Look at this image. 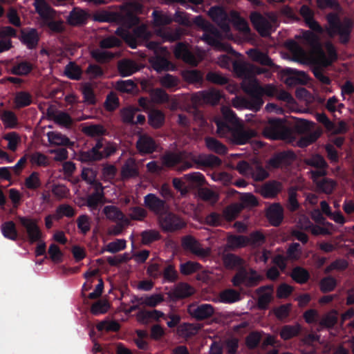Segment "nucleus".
I'll return each instance as SVG.
<instances>
[{
	"label": "nucleus",
	"mask_w": 354,
	"mask_h": 354,
	"mask_svg": "<svg viewBox=\"0 0 354 354\" xmlns=\"http://www.w3.org/2000/svg\"><path fill=\"white\" fill-rule=\"evenodd\" d=\"M30 162L32 165L39 167L47 166L49 163L48 158L39 152H36L32 154L30 157Z\"/></svg>",
	"instance_id": "nucleus-61"
},
{
	"label": "nucleus",
	"mask_w": 354,
	"mask_h": 354,
	"mask_svg": "<svg viewBox=\"0 0 354 354\" xmlns=\"http://www.w3.org/2000/svg\"><path fill=\"white\" fill-rule=\"evenodd\" d=\"M272 299V291L269 288L261 290L258 301V306L260 308H265Z\"/></svg>",
	"instance_id": "nucleus-55"
},
{
	"label": "nucleus",
	"mask_w": 354,
	"mask_h": 354,
	"mask_svg": "<svg viewBox=\"0 0 354 354\" xmlns=\"http://www.w3.org/2000/svg\"><path fill=\"white\" fill-rule=\"evenodd\" d=\"M159 221L161 227L167 231H174L185 225L179 218L169 213L160 214Z\"/></svg>",
	"instance_id": "nucleus-12"
},
{
	"label": "nucleus",
	"mask_w": 354,
	"mask_h": 354,
	"mask_svg": "<svg viewBox=\"0 0 354 354\" xmlns=\"http://www.w3.org/2000/svg\"><path fill=\"white\" fill-rule=\"evenodd\" d=\"M300 13L304 17L308 26L313 30L322 32V28L313 19L312 12L307 6H302L300 9Z\"/></svg>",
	"instance_id": "nucleus-30"
},
{
	"label": "nucleus",
	"mask_w": 354,
	"mask_h": 354,
	"mask_svg": "<svg viewBox=\"0 0 354 354\" xmlns=\"http://www.w3.org/2000/svg\"><path fill=\"white\" fill-rule=\"evenodd\" d=\"M21 32L20 39L28 48H34L37 44L39 36L35 29L23 30Z\"/></svg>",
	"instance_id": "nucleus-21"
},
{
	"label": "nucleus",
	"mask_w": 354,
	"mask_h": 354,
	"mask_svg": "<svg viewBox=\"0 0 354 354\" xmlns=\"http://www.w3.org/2000/svg\"><path fill=\"white\" fill-rule=\"evenodd\" d=\"M235 73L243 79L241 87L245 92L254 97L255 102L264 95L273 96L276 88L272 84L261 86L255 75L265 73V70L246 62H236L233 64Z\"/></svg>",
	"instance_id": "nucleus-2"
},
{
	"label": "nucleus",
	"mask_w": 354,
	"mask_h": 354,
	"mask_svg": "<svg viewBox=\"0 0 354 354\" xmlns=\"http://www.w3.org/2000/svg\"><path fill=\"white\" fill-rule=\"evenodd\" d=\"M293 74L296 77H290L286 80V83L288 85H292L297 83L306 84L308 80L306 74L304 72L294 71Z\"/></svg>",
	"instance_id": "nucleus-59"
},
{
	"label": "nucleus",
	"mask_w": 354,
	"mask_h": 354,
	"mask_svg": "<svg viewBox=\"0 0 354 354\" xmlns=\"http://www.w3.org/2000/svg\"><path fill=\"white\" fill-rule=\"evenodd\" d=\"M241 201V207H254L258 204V201L255 196L250 193L242 194L240 197Z\"/></svg>",
	"instance_id": "nucleus-63"
},
{
	"label": "nucleus",
	"mask_w": 354,
	"mask_h": 354,
	"mask_svg": "<svg viewBox=\"0 0 354 354\" xmlns=\"http://www.w3.org/2000/svg\"><path fill=\"white\" fill-rule=\"evenodd\" d=\"M250 19L257 30L262 36L269 35L277 23V18L274 15L264 17L258 13H252L250 15Z\"/></svg>",
	"instance_id": "nucleus-6"
},
{
	"label": "nucleus",
	"mask_w": 354,
	"mask_h": 354,
	"mask_svg": "<svg viewBox=\"0 0 354 354\" xmlns=\"http://www.w3.org/2000/svg\"><path fill=\"white\" fill-rule=\"evenodd\" d=\"M230 21L232 22L235 28L239 31L242 32L244 34H247L250 31V28L248 23L245 19L240 17L239 15L236 12H230Z\"/></svg>",
	"instance_id": "nucleus-29"
},
{
	"label": "nucleus",
	"mask_w": 354,
	"mask_h": 354,
	"mask_svg": "<svg viewBox=\"0 0 354 354\" xmlns=\"http://www.w3.org/2000/svg\"><path fill=\"white\" fill-rule=\"evenodd\" d=\"M95 186L97 192L90 196L87 201V205L91 210L95 209L98 204L102 202L103 195L101 193L102 187L99 183H95Z\"/></svg>",
	"instance_id": "nucleus-33"
},
{
	"label": "nucleus",
	"mask_w": 354,
	"mask_h": 354,
	"mask_svg": "<svg viewBox=\"0 0 354 354\" xmlns=\"http://www.w3.org/2000/svg\"><path fill=\"white\" fill-rule=\"evenodd\" d=\"M32 70V65L27 62H21L14 66L11 72L13 74L18 75H26L28 74Z\"/></svg>",
	"instance_id": "nucleus-54"
},
{
	"label": "nucleus",
	"mask_w": 354,
	"mask_h": 354,
	"mask_svg": "<svg viewBox=\"0 0 354 354\" xmlns=\"http://www.w3.org/2000/svg\"><path fill=\"white\" fill-rule=\"evenodd\" d=\"M138 151L142 154L151 153L156 150V144L153 139L147 134L141 135L136 142Z\"/></svg>",
	"instance_id": "nucleus-16"
},
{
	"label": "nucleus",
	"mask_w": 354,
	"mask_h": 354,
	"mask_svg": "<svg viewBox=\"0 0 354 354\" xmlns=\"http://www.w3.org/2000/svg\"><path fill=\"white\" fill-rule=\"evenodd\" d=\"M86 13L80 9L73 10L67 18L68 22L73 26L82 24L86 19Z\"/></svg>",
	"instance_id": "nucleus-28"
},
{
	"label": "nucleus",
	"mask_w": 354,
	"mask_h": 354,
	"mask_svg": "<svg viewBox=\"0 0 354 354\" xmlns=\"http://www.w3.org/2000/svg\"><path fill=\"white\" fill-rule=\"evenodd\" d=\"M103 212L106 218L113 221H121L124 223H127L128 220L126 218L122 212L115 206L109 205L104 207Z\"/></svg>",
	"instance_id": "nucleus-24"
},
{
	"label": "nucleus",
	"mask_w": 354,
	"mask_h": 354,
	"mask_svg": "<svg viewBox=\"0 0 354 354\" xmlns=\"http://www.w3.org/2000/svg\"><path fill=\"white\" fill-rule=\"evenodd\" d=\"M262 279L261 275L251 270H241L232 279V283L234 286H239L245 284L246 286H254L257 284Z\"/></svg>",
	"instance_id": "nucleus-11"
},
{
	"label": "nucleus",
	"mask_w": 354,
	"mask_h": 354,
	"mask_svg": "<svg viewBox=\"0 0 354 354\" xmlns=\"http://www.w3.org/2000/svg\"><path fill=\"white\" fill-rule=\"evenodd\" d=\"M164 300L163 296L160 294H155L150 296L141 297L139 303L150 307H154Z\"/></svg>",
	"instance_id": "nucleus-39"
},
{
	"label": "nucleus",
	"mask_w": 354,
	"mask_h": 354,
	"mask_svg": "<svg viewBox=\"0 0 354 354\" xmlns=\"http://www.w3.org/2000/svg\"><path fill=\"white\" fill-rule=\"evenodd\" d=\"M266 215L273 225H278L283 219V209L279 204H273L267 209Z\"/></svg>",
	"instance_id": "nucleus-20"
},
{
	"label": "nucleus",
	"mask_w": 354,
	"mask_h": 354,
	"mask_svg": "<svg viewBox=\"0 0 354 354\" xmlns=\"http://www.w3.org/2000/svg\"><path fill=\"white\" fill-rule=\"evenodd\" d=\"M281 189L279 183L272 182L264 185L261 189V194L265 198H272L275 196Z\"/></svg>",
	"instance_id": "nucleus-26"
},
{
	"label": "nucleus",
	"mask_w": 354,
	"mask_h": 354,
	"mask_svg": "<svg viewBox=\"0 0 354 354\" xmlns=\"http://www.w3.org/2000/svg\"><path fill=\"white\" fill-rule=\"evenodd\" d=\"M293 44L292 51L296 57V60L303 64H317L326 66L332 63L336 58V53L333 46L326 43L325 48L327 53L325 54L319 48H313L310 53H306L299 46Z\"/></svg>",
	"instance_id": "nucleus-3"
},
{
	"label": "nucleus",
	"mask_w": 354,
	"mask_h": 354,
	"mask_svg": "<svg viewBox=\"0 0 354 354\" xmlns=\"http://www.w3.org/2000/svg\"><path fill=\"white\" fill-rule=\"evenodd\" d=\"M25 185L28 189H35L40 187L41 183L39 174L32 172L25 180Z\"/></svg>",
	"instance_id": "nucleus-57"
},
{
	"label": "nucleus",
	"mask_w": 354,
	"mask_h": 354,
	"mask_svg": "<svg viewBox=\"0 0 354 354\" xmlns=\"http://www.w3.org/2000/svg\"><path fill=\"white\" fill-rule=\"evenodd\" d=\"M141 8L138 1L133 0L124 3L120 11L122 26L116 30L115 33L132 48H136L140 42L148 39L151 36L145 26L135 29L133 33L130 32L129 28L138 21L136 14L140 11Z\"/></svg>",
	"instance_id": "nucleus-1"
},
{
	"label": "nucleus",
	"mask_w": 354,
	"mask_h": 354,
	"mask_svg": "<svg viewBox=\"0 0 354 354\" xmlns=\"http://www.w3.org/2000/svg\"><path fill=\"white\" fill-rule=\"evenodd\" d=\"M20 225L24 230L30 243H36L43 238L42 231L39 226V219L30 216L17 217Z\"/></svg>",
	"instance_id": "nucleus-5"
},
{
	"label": "nucleus",
	"mask_w": 354,
	"mask_h": 354,
	"mask_svg": "<svg viewBox=\"0 0 354 354\" xmlns=\"http://www.w3.org/2000/svg\"><path fill=\"white\" fill-rule=\"evenodd\" d=\"M306 163L317 168L316 170H313L311 171L313 180H316V178L323 176L326 174L324 168L326 163L322 156L319 155L313 156L306 160Z\"/></svg>",
	"instance_id": "nucleus-18"
},
{
	"label": "nucleus",
	"mask_w": 354,
	"mask_h": 354,
	"mask_svg": "<svg viewBox=\"0 0 354 354\" xmlns=\"http://www.w3.org/2000/svg\"><path fill=\"white\" fill-rule=\"evenodd\" d=\"M115 151V147L112 145L104 147L103 143L98 142L90 151L82 154L83 160H96L111 155Z\"/></svg>",
	"instance_id": "nucleus-10"
},
{
	"label": "nucleus",
	"mask_w": 354,
	"mask_h": 354,
	"mask_svg": "<svg viewBox=\"0 0 354 354\" xmlns=\"http://www.w3.org/2000/svg\"><path fill=\"white\" fill-rule=\"evenodd\" d=\"M201 95L205 102L212 104H216L221 97L220 92L214 89L203 91Z\"/></svg>",
	"instance_id": "nucleus-42"
},
{
	"label": "nucleus",
	"mask_w": 354,
	"mask_h": 354,
	"mask_svg": "<svg viewBox=\"0 0 354 354\" xmlns=\"http://www.w3.org/2000/svg\"><path fill=\"white\" fill-rule=\"evenodd\" d=\"M149 124L153 128L161 127L165 122L164 114L158 110H152L148 115Z\"/></svg>",
	"instance_id": "nucleus-31"
},
{
	"label": "nucleus",
	"mask_w": 354,
	"mask_h": 354,
	"mask_svg": "<svg viewBox=\"0 0 354 354\" xmlns=\"http://www.w3.org/2000/svg\"><path fill=\"white\" fill-rule=\"evenodd\" d=\"M314 182L317 184V188L326 194L331 193L335 186V183L333 180L324 178L321 180H318V178H316Z\"/></svg>",
	"instance_id": "nucleus-40"
},
{
	"label": "nucleus",
	"mask_w": 354,
	"mask_h": 354,
	"mask_svg": "<svg viewBox=\"0 0 354 354\" xmlns=\"http://www.w3.org/2000/svg\"><path fill=\"white\" fill-rule=\"evenodd\" d=\"M257 132L254 130H244L241 128L233 130L231 132V140L237 145L246 143L251 138L254 137Z\"/></svg>",
	"instance_id": "nucleus-19"
},
{
	"label": "nucleus",
	"mask_w": 354,
	"mask_h": 354,
	"mask_svg": "<svg viewBox=\"0 0 354 354\" xmlns=\"http://www.w3.org/2000/svg\"><path fill=\"white\" fill-rule=\"evenodd\" d=\"M48 252L49 257L53 262L58 263L62 261L63 253L59 246L55 243H52L49 245Z\"/></svg>",
	"instance_id": "nucleus-45"
},
{
	"label": "nucleus",
	"mask_w": 354,
	"mask_h": 354,
	"mask_svg": "<svg viewBox=\"0 0 354 354\" xmlns=\"http://www.w3.org/2000/svg\"><path fill=\"white\" fill-rule=\"evenodd\" d=\"M153 21L156 26H161L169 24L172 19L171 17L160 11L155 10L153 12Z\"/></svg>",
	"instance_id": "nucleus-52"
},
{
	"label": "nucleus",
	"mask_w": 354,
	"mask_h": 354,
	"mask_svg": "<svg viewBox=\"0 0 354 354\" xmlns=\"http://www.w3.org/2000/svg\"><path fill=\"white\" fill-rule=\"evenodd\" d=\"M126 247V241L124 239H117L115 241L111 242L106 245L105 250L115 253L118 252Z\"/></svg>",
	"instance_id": "nucleus-58"
},
{
	"label": "nucleus",
	"mask_w": 354,
	"mask_h": 354,
	"mask_svg": "<svg viewBox=\"0 0 354 354\" xmlns=\"http://www.w3.org/2000/svg\"><path fill=\"white\" fill-rule=\"evenodd\" d=\"M233 106L235 108L241 109H249L252 110H254L255 111L259 110L262 104H263V101L261 99H258L257 102H250L242 97H236L232 101Z\"/></svg>",
	"instance_id": "nucleus-23"
},
{
	"label": "nucleus",
	"mask_w": 354,
	"mask_h": 354,
	"mask_svg": "<svg viewBox=\"0 0 354 354\" xmlns=\"http://www.w3.org/2000/svg\"><path fill=\"white\" fill-rule=\"evenodd\" d=\"M109 307V304L106 300H100L92 305L91 311L93 315H98L106 313Z\"/></svg>",
	"instance_id": "nucleus-48"
},
{
	"label": "nucleus",
	"mask_w": 354,
	"mask_h": 354,
	"mask_svg": "<svg viewBox=\"0 0 354 354\" xmlns=\"http://www.w3.org/2000/svg\"><path fill=\"white\" fill-rule=\"evenodd\" d=\"M302 257V250L299 243H292L287 250L286 259L291 261L299 260Z\"/></svg>",
	"instance_id": "nucleus-43"
},
{
	"label": "nucleus",
	"mask_w": 354,
	"mask_h": 354,
	"mask_svg": "<svg viewBox=\"0 0 354 354\" xmlns=\"http://www.w3.org/2000/svg\"><path fill=\"white\" fill-rule=\"evenodd\" d=\"M220 35L218 32H205L202 39L204 40L207 44L211 45L214 47V49L220 51H231V46L227 44L221 43L219 41Z\"/></svg>",
	"instance_id": "nucleus-17"
},
{
	"label": "nucleus",
	"mask_w": 354,
	"mask_h": 354,
	"mask_svg": "<svg viewBox=\"0 0 354 354\" xmlns=\"http://www.w3.org/2000/svg\"><path fill=\"white\" fill-rule=\"evenodd\" d=\"M118 69L122 76H129L138 71L134 62L131 60H123L118 64Z\"/></svg>",
	"instance_id": "nucleus-34"
},
{
	"label": "nucleus",
	"mask_w": 354,
	"mask_h": 354,
	"mask_svg": "<svg viewBox=\"0 0 354 354\" xmlns=\"http://www.w3.org/2000/svg\"><path fill=\"white\" fill-rule=\"evenodd\" d=\"M1 232L5 237L11 240H16L18 236L15 224L12 221L3 223L1 226Z\"/></svg>",
	"instance_id": "nucleus-37"
},
{
	"label": "nucleus",
	"mask_w": 354,
	"mask_h": 354,
	"mask_svg": "<svg viewBox=\"0 0 354 354\" xmlns=\"http://www.w3.org/2000/svg\"><path fill=\"white\" fill-rule=\"evenodd\" d=\"M64 73L71 79L77 80L80 77L82 72L77 65L73 63H69L65 68Z\"/></svg>",
	"instance_id": "nucleus-51"
},
{
	"label": "nucleus",
	"mask_w": 354,
	"mask_h": 354,
	"mask_svg": "<svg viewBox=\"0 0 354 354\" xmlns=\"http://www.w3.org/2000/svg\"><path fill=\"white\" fill-rule=\"evenodd\" d=\"M1 119L7 128H14L17 124V118L11 111H3L0 115Z\"/></svg>",
	"instance_id": "nucleus-46"
},
{
	"label": "nucleus",
	"mask_w": 354,
	"mask_h": 354,
	"mask_svg": "<svg viewBox=\"0 0 354 354\" xmlns=\"http://www.w3.org/2000/svg\"><path fill=\"white\" fill-rule=\"evenodd\" d=\"M249 57L254 61L259 62L261 64L270 66L272 64V60L267 55L262 53L257 50H250L247 52Z\"/></svg>",
	"instance_id": "nucleus-36"
},
{
	"label": "nucleus",
	"mask_w": 354,
	"mask_h": 354,
	"mask_svg": "<svg viewBox=\"0 0 354 354\" xmlns=\"http://www.w3.org/2000/svg\"><path fill=\"white\" fill-rule=\"evenodd\" d=\"M207 147L218 153H225L226 152L225 147L216 139L207 138L205 140Z\"/></svg>",
	"instance_id": "nucleus-47"
},
{
	"label": "nucleus",
	"mask_w": 354,
	"mask_h": 354,
	"mask_svg": "<svg viewBox=\"0 0 354 354\" xmlns=\"http://www.w3.org/2000/svg\"><path fill=\"white\" fill-rule=\"evenodd\" d=\"M183 246L185 249L200 257H205L209 254V248H203L195 239L192 236H187L183 239Z\"/></svg>",
	"instance_id": "nucleus-14"
},
{
	"label": "nucleus",
	"mask_w": 354,
	"mask_h": 354,
	"mask_svg": "<svg viewBox=\"0 0 354 354\" xmlns=\"http://www.w3.org/2000/svg\"><path fill=\"white\" fill-rule=\"evenodd\" d=\"M151 63L157 71L170 69V64L165 58L157 57L151 60Z\"/></svg>",
	"instance_id": "nucleus-60"
},
{
	"label": "nucleus",
	"mask_w": 354,
	"mask_h": 354,
	"mask_svg": "<svg viewBox=\"0 0 354 354\" xmlns=\"http://www.w3.org/2000/svg\"><path fill=\"white\" fill-rule=\"evenodd\" d=\"M328 27L327 32L330 36H333L336 34H339L341 39L343 42L348 40V37L350 32V26L351 25V21H346L345 27L342 28L340 24L339 17L335 14L328 15L327 17Z\"/></svg>",
	"instance_id": "nucleus-8"
},
{
	"label": "nucleus",
	"mask_w": 354,
	"mask_h": 354,
	"mask_svg": "<svg viewBox=\"0 0 354 354\" xmlns=\"http://www.w3.org/2000/svg\"><path fill=\"white\" fill-rule=\"evenodd\" d=\"M116 87L124 93H133L136 90V84L130 80L118 82Z\"/></svg>",
	"instance_id": "nucleus-64"
},
{
	"label": "nucleus",
	"mask_w": 354,
	"mask_h": 354,
	"mask_svg": "<svg viewBox=\"0 0 354 354\" xmlns=\"http://www.w3.org/2000/svg\"><path fill=\"white\" fill-rule=\"evenodd\" d=\"M185 158H187V157L184 153H167L162 157L161 160L162 165L166 167H173Z\"/></svg>",
	"instance_id": "nucleus-27"
},
{
	"label": "nucleus",
	"mask_w": 354,
	"mask_h": 354,
	"mask_svg": "<svg viewBox=\"0 0 354 354\" xmlns=\"http://www.w3.org/2000/svg\"><path fill=\"white\" fill-rule=\"evenodd\" d=\"M185 180L190 189L201 185L204 183V177L199 172H194L185 175Z\"/></svg>",
	"instance_id": "nucleus-38"
},
{
	"label": "nucleus",
	"mask_w": 354,
	"mask_h": 354,
	"mask_svg": "<svg viewBox=\"0 0 354 354\" xmlns=\"http://www.w3.org/2000/svg\"><path fill=\"white\" fill-rule=\"evenodd\" d=\"M47 137L48 142L52 145L70 146L73 145V142L66 136L58 132H48Z\"/></svg>",
	"instance_id": "nucleus-25"
},
{
	"label": "nucleus",
	"mask_w": 354,
	"mask_h": 354,
	"mask_svg": "<svg viewBox=\"0 0 354 354\" xmlns=\"http://www.w3.org/2000/svg\"><path fill=\"white\" fill-rule=\"evenodd\" d=\"M145 204L147 207L160 215L165 209L164 202L152 194H149L145 196Z\"/></svg>",
	"instance_id": "nucleus-22"
},
{
	"label": "nucleus",
	"mask_w": 354,
	"mask_h": 354,
	"mask_svg": "<svg viewBox=\"0 0 354 354\" xmlns=\"http://www.w3.org/2000/svg\"><path fill=\"white\" fill-rule=\"evenodd\" d=\"M189 313L197 319H203L212 316L214 312L212 305L205 304L201 305L192 304L188 308Z\"/></svg>",
	"instance_id": "nucleus-13"
},
{
	"label": "nucleus",
	"mask_w": 354,
	"mask_h": 354,
	"mask_svg": "<svg viewBox=\"0 0 354 354\" xmlns=\"http://www.w3.org/2000/svg\"><path fill=\"white\" fill-rule=\"evenodd\" d=\"M175 56L180 58L185 62L192 65H196L202 59L201 55L198 57H194L187 49V46L183 44H178L174 50Z\"/></svg>",
	"instance_id": "nucleus-15"
},
{
	"label": "nucleus",
	"mask_w": 354,
	"mask_h": 354,
	"mask_svg": "<svg viewBox=\"0 0 354 354\" xmlns=\"http://www.w3.org/2000/svg\"><path fill=\"white\" fill-rule=\"evenodd\" d=\"M248 242L247 238L243 236H230L227 239V245L231 248H239L245 245Z\"/></svg>",
	"instance_id": "nucleus-53"
},
{
	"label": "nucleus",
	"mask_w": 354,
	"mask_h": 354,
	"mask_svg": "<svg viewBox=\"0 0 354 354\" xmlns=\"http://www.w3.org/2000/svg\"><path fill=\"white\" fill-rule=\"evenodd\" d=\"M299 330L300 326L297 324L294 326H286L282 328L280 335L283 339H288L297 335Z\"/></svg>",
	"instance_id": "nucleus-49"
},
{
	"label": "nucleus",
	"mask_w": 354,
	"mask_h": 354,
	"mask_svg": "<svg viewBox=\"0 0 354 354\" xmlns=\"http://www.w3.org/2000/svg\"><path fill=\"white\" fill-rule=\"evenodd\" d=\"M263 135L272 140H284L291 141L290 132L283 125L279 120H271L263 131Z\"/></svg>",
	"instance_id": "nucleus-7"
},
{
	"label": "nucleus",
	"mask_w": 354,
	"mask_h": 354,
	"mask_svg": "<svg viewBox=\"0 0 354 354\" xmlns=\"http://www.w3.org/2000/svg\"><path fill=\"white\" fill-rule=\"evenodd\" d=\"M34 6L36 11L44 20V24L51 30L59 32L63 30V21H53L55 18V12L44 0H35Z\"/></svg>",
	"instance_id": "nucleus-4"
},
{
	"label": "nucleus",
	"mask_w": 354,
	"mask_h": 354,
	"mask_svg": "<svg viewBox=\"0 0 354 354\" xmlns=\"http://www.w3.org/2000/svg\"><path fill=\"white\" fill-rule=\"evenodd\" d=\"M240 299V295L234 290H226L221 292L219 301L223 303H233Z\"/></svg>",
	"instance_id": "nucleus-41"
},
{
	"label": "nucleus",
	"mask_w": 354,
	"mask_h": 354,
	"mask_svg": "<svg viewBox=\"0 0 354 354\" xmlns=\"http://www.w3.org/2000/svg\"><path fill=\"white\" fill-rule=\"evenodd\" d=\"M223 263L227 268H234L241 266L242 261L239 257L234 254H227L223 257Z\"/></svg>",
	"instance_id": "nucleus-62"
},
{
	"label": "nucleus",
	"mask_w": 354,
	"mask_h": 354,
	"mask_svg": "<svg viewBox=\"0 0 354 354\" xmlns=\"http://www.w3.org/2000/svg\"><path fill=\"white\" fill-rule=\"evenodd\" d=\"M32 100V95L28 92L20 91L15 94L14 102L17 107L21 108L30 105Z\"/></svg>",
	"instance_id": "nucleus-35"
},
{
	"label": "nucleus",
	"mask_w": 354,
	"mask_h": 354,
	"mask_svg": "<svg viewBox=\"0 0 354 354\" xmlns=\"http://www.w3.org/2000/svg\"><path fill=\"white\" fill-rule=\"evenodd\" d=\"M138 174V171L135 160L133 158L128 159L122 169V176L124 178H131L136 176Z\"/></svg>",
	"instance_id": "nucleus-32"
},
{
	"label": "nucleus",
	"mask_w": 354,
	"mask_h": 354,
	"mask_svg": "<svg viewBox=\"0 0 354 354\" xmlns=\"http://www.w3.org/2000/svg\"><path fill=\"white\" fill-rule=\"evenodd\" d=\"M82 94L84 95V102L89 104H95V97L93 88L89 84H84L82 86Z\"/></svg>",
	"instance_id": "nucleus-56"
},
{
	"label": "nucleus",
	"mask_w": 354,
	"mask_h": 354,
	"mask_svg": "<svg viewBox=\"0 0 354 354\" xmlns=\"http://www.w3.org/2000/svg\"><path fill=\"white\" fill-rule=\"evenodd\" d=\"M291 276L297 282L303 283L308 280L309 274L304 268L297 267L292 270Z\"/></svg>",
	"instance_id": "nucleus-50"
},
{
	"label": "nucleus",
	"mask_w": 354,
	"mask_h": 354,
	"mask_svg": "<svg viewBox=\"0 0 354 354\" xmlns=\"http://www.w3.org/2000/svg\"><path fill=\"white\" fill-rule=\"evenodd\" d=\"M208 15L212 20L220 26L222 30V35L224 37L227 39L233 38L232 35L230 32V28L229 26L230 15L228 16L227 13L219 7L212 8L209 10Z\"/></svg>",
	"instance_id": "nucleus-9"
},
{
	"label": "nucleus",
	"mask_w": 354,
	"mask_h": 354,
	"mask_svg": "<svg viewBox=\"0 0 354 354\" xmlns=\"http://www.w3.org/2000/svg\"><path fill=\"white\" fill-rule=\"evenodd\" d=\"M311 233L314 235H326L330 234L334 231L333 225L331 223H326L323 226L313 225L311 227Z\"/></svg>",
	"instance_id": "nucleus-44"
}]
</instances>
